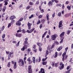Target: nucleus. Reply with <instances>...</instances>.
<instances>
[{"label":"nucleus","instance_id":"1","mask_svg":"<svg viewBox=\"0 0 73 73\" xmlns=\"http://www.w3.org/2000/svg\"><path fill=\"white\" fill-rule=\"evenodd\" d=\"M58 37V35L56 34H54L51 36V39L52 41L55 40L56 37Z\"/></svg>","mask_w":73,"mask_h":73},{"label":"nucleus","instance_id":"2","mask_svg":"<svg viewBox=\"0 0 73 73\" xmlns=\"http://www.w3.org/2000/svg\"><path fill=\"white\" fill-rule=\"evenodd\" d=\"M32 67L31 65H30L28 67V72L29 73H32V68H31Z\"/></svg>","mask_w":73,"mask_h":73},{"label":"nucleus","instance_id":"3","mask_svg":"<svg viewBox=\"0 0 73 73\" xmlns=\"http://www.w3.org/2000/svg\"><path fill=\"white\" fill-rule=\"evenodd\" d=\"M12 64L14 65L13 68L14 69H16V67H17V66H16V64H17L16 62H13V61H12Z\"/></svg>","mask_w":73,"mask_h":73},{"label":"nucleus","instance_id":"4","mask_svg":"<svg viewBox=\"0 0 73 73\" xmlns=\"http://www.w3.org/2000/svg\"><path fill=\"white\" fill-rule=\"evenodd\" d=\"M27 25L28 26V28L29 29H31V26L32 25V24L28 22L27 23Z\"/></svg>","mask_w":73,"mask_h":73},{"label":"nucleus","instance_id":"5","mask_svg":"<svg viewBox=\"0 0 73 73\" xmlns=\"http://www.w3.org/2000/svg\"><path fill=\"white\" fill-rule=\"evenodd\" d=\"M27 48V45H25L24 46H23L22 48H21V50L22 51H24L25 49H26V48Z\"/></svg>","mask_w":73,"mask_h":73},{"label":"nucleus","instance_id":"6","mask_svg":"<svg viewBox=\"0 0 73 73\" xmlns=\"http://www.w3.org/2000/svg\"><path fill=\"white\" fill-rule=\"evenodd\" d=\"M19 62H21L22 65H24V61L23 60V59H20L19 60Z\"/></svg>","mask_w":73,"mask_h":73},{"label":"nucleus","instance_id":"7","mask_svg":"<svg viewBox=\"0 0 73 73\" xmlns=\"http://www.w3.org/2000/svg\"><path fill=\"white\" fill-rule=\"evenodd\" d=\"M62 21H61L59 22V28H61V27H62L63 25L62 24Z\"/></svg>","mask_w":73,"mask_h":73},{"label":"nucleus","instance_id":"8","mask_svg":"<svg viewBox=\"0 0 73 73\" xmlns=\"http://www.w3.org/2000/svg\"><path fill=\"white\" fill-rule=\"evenodd\" d=\"M64 64H62L61 66H60L59 67V68L60 70H62V69L64 68Z\"/></svg>","mask_w":73,"mask_h":73},{"label":"nucleus","instance_id":"9","mask_svg":"<svg viewBox=\"0 0 73 73\" xmlns=\"http://www.w3.org/2000/svg\"><path fill=\"white\" fill-rule=\"evenodd\" d=\"M16 25H18V26H20L21 25V22L18 21L16 23Z\"/></svg>","mask_w":73,"mask_h":73},{"label":"nucleus","instance_id":"10","mask_svg":"<svg viewBox=\"0 0 73 73\" xmlns=\"http://www.w3.org/2000/svg\"><path fill=\"white\" fill-rule=\"evenodd\" d=\"M16 37H21V34L19 33H16Z\"/></svg>","mask_w":73,"mask_h":73},{"label":"nucleus","instance_id":"11","mask_svg":"<svg viewBox=\"0 0 73 73\" xmlns=\"http://www.w3.org/2000/svg\"><path fill=\"white\" fill-rule=\"evenodd\" d=\"M64 33H65V32H62L60 35V37H62L64 36Z\"/></svg>","mask_w":73,"mask_h":73},{"label":"nucleus","instance_id":"12","mask_svg":"<svg viewBox=\"0 0 73 73\" xmlns=\"http://www.w3.org/2000/svg\"><path fill=\"white\" fill-rule=\"evenodd\" d=\"M40 73H45V70L44 69L41 68L40 69Z\"/></svg>","mask_w":73,"mask_h":73},{"label":"nucleus","instance_id":"13","mask_svg":"<svg viewBox=\"0 0 73 73\" xmlns=\"http://www.w3.org/2000/svg\"><path fill=\"white\" fill-rule=\"evenodd\" d=\"M16 18V17L15 16H11L10 18V19L11 20H13V19H15Z\"/></svg>","mask_w":73,"mask_h":73},{"label":"nucleus","instance_id":"14","mask_svg":"<svg viewBox=\"0 0 73 73\" xmlns=\"http://www.w3.org/2000/svg\"><path fill=\"white\" fill-rule=\"evenodd\" d=\"M48 32L47 31H45L43 35L42 36V38H44L45 36V35H46L47 33Z\"/></svg>","mask_w":73,"mask_h":73},{"label":"nucleus","instance_id":"15","mask_svg":"<svg viewBox=\"0 0 73 73\" xmlns=\"http://www.w3.org/2000/svg\"><path fill=\"white\" fill-rule=\"evenodd\" d=\"M8 0H6L4 1V3H5V5H7V4H8Z\"/></svg>","mask_w":73,"mask_h":73},{"label":"nucleus","instance_id":"16","mask_svg":"<svg viewBox=\"0 0 73 73\" xmlns=\"http://www.w3.org/2000/svg\"><path fill=\"white\" fill-rule=\"evenodd\" d=\"M53 4V2L52 1H50L48 3V5L49 6H50Z\"/></svg>","mask_w":73,"mask_h":73},{"label":"nucleus","instance_id":"17","mask_svg":"<svg viewBox=\"0 0 73 73\" xmlns=\"http://www.w3.org/2000/svg\"><path fill=\"white\" fill-rule=\"evenodd\" d=\"M50 49H52V46L50 45H49L48 47V50H49Z\"/></svg>","mask_w":73,"mask_h":73},{"label":"nucleus","instance_id":"18","mask_svg":"<svg viewBox=\"0 0 73 73\" xmlns=\"http://www.w3.org/2000/svg\"><path fill=\"white\" fill-rule=\"evenodd\" d=\"M62 47L61 46H60L59 48H58L57 49L58 51H60V50L62 49Z\"/></svg>","mask_w":73,"mask_h":73},{"label":"nucleus","instance_id":"19","mask_svg":"<svg viewBox=\"0 0 73 73\" xmlns=\"http://www.w3.org/2000/svg\"><path fill=\"white\" fill-rule=\"evenodd\" d=\"M37 45H38L39 46H41L42 45V44L41 43H37Z\"/></svg>","mask_w":73,"mask_h":73},{"label":"nucleus","instance_id":"20","mask_svg":"<svg viewBox=\"0 0 73 73\" xmlns=\"http://www.w3.org/2000/svg\"><path fill=\"white\" fill-rule=\"evenodd\" d=\"M33 62L34 64L35 63V57H33Z\"/></svg>","mask_w":73,"mask_h":73},{"label":"nucleus","instance_id":"21","mask_svg":"<svg viewBox=\"0 0 73 73\" xmlns=\"http://www.w3.org/2000/svg\"><path fill=\"white\" fill-rule=\"evenodd\" d=\"M49 14H47L46 15L47 19V21H49Z\"/></svg>","mask_w":73,"mask_h":73},{"label":"nucleus","instance_id":"22","mask_svg":"<svg viewBox=\"0 0 73 73\" xmlns=\"http://www.w3.org/2000/svg\"><path fill=\"white\" fill-rule=\"evenodd\" d=\"M12 55H13V52H10L9 54L8 57H11Z\"/></svg>","mask_w":73,"mask_h":73},{"label":"nucleus","instance_id":"23","mask_svg":"<svg viewBox=\"0 0 73 73\" xmlns=\"http://www.w3.org/2000/svg\"><path fill=\"white\" fill-rule=\"evenodd\" d=\"M54 42L55 44H56V45H58V44H59V43H58V41L56 40H55L54 41Z\"/></svg>","mask_w":73,"mask_h":73},{"label":"nucleus","instance_id":"24","mask_svg":"<svg viewBox=\"0 0 73 73\" xmlns=\"http://www.w3.org/2000/svg\"><path fill=\"white\" fill-rule=\"evenodd\" d=\"M5 9H6V7L5 6L3 8V12H5Z\"/></svg>","mask_w":73,"mask_h":73},{"label":"nucleus","instance_id":"25","mask_svg":"<svg viewBox=\"0 0 73 73\" xmlns=\"http://www.w3.org/2000/svg\"><path fill=\"white\" fill-rule=\"evenodd\" d=\"M58 55V54H57V52H55V56H54V58H56L57 57V55Z\"/></svg>","mask_w":73,"mask_h":73},{"label":"nucleus","instance_id":"26","mask_svg":"<svg viewBox=\"0 0 73 73\" xmlns=\"http://www.w3.org/2000/svg\"><path fill=\"white\" fill-rule=\"evenodd\" d=\"M35 29V28H33L32 29H31L30 31V33H32V32H33V31Z\"/></svg>","mask_w":73,"mask_h":73},{"label":"nucleus","instance_id":"27","mask_svg":"<svg viewBox=\"0 0 73 73\" xmlns=\"http://www.w3.org/2000/svg\"><path fill=\"white\" fill-rule=\"evenodd\" d=\"M55 64V62H52V67H54V66Z\"/></svg>","mask_w":73,"mask_h":73},{"label":"nucleus","instance_id":"28","mask_svg":"<svg viewBox=\"0 0 73 73\" xmlns=\"http://www.w3.org/2000/svg\"><path fill=\"white\" fill-rule=\"evenodd\" d=\"M7 66H8V67H10V66H11V65L10 64V62H9L8 63V64H7Z\"/></svg>","mask_w":73,"mask_h":73},{"label":"nucleus","instance_id":"29","mask_svg":"<svg viewBox=\"0 0 73 73\" xmlns=\"http://www.w3.org/2000/svg\"><path fill=\"white\" fill-rule=\"evenodd\" d=\"M46 54L45 56H47V55L48 54H49V52L48 51V50H46Z\"/></svg>","mask_w":73,"mask_h":73},{"label":"nucleus","instance_id":"30","mask_svg":"<svg viewBox=\"0 0 73 73\" xmlns=\"http://www.w3.org/2000/svg\"><path fill=\"white\" fill-rule=\"evenodd\" d=\"M34 16V15H31L29 17V19H32V18H33V17Z\"/></svg>","mask_w":73,"mask_h":73},{"label":"nucleus","instance_id":"31","mask_svg":"<svg viewBox=\"0 0 73 73\" xmlns=\"http://www.w3.org/2000/svg\"><path fill=\"white\" fill-rule=\"evenodd\" d=\"M58 16H59V17H61V13L60 12L59 13L58 15Z\"/></svg>","mask_w":73,"mask_h":73},{"label":"nucleus","instance_id":"32","mask_svg":"<svg viewBox=\"0 0 73 73\" xmlns=\"http://www.w3.org/2000/svg\"><path fill=\"white\" fill-rule=\"evenodd\" d=\"M5 37V34H4L2 36V37L3 38H4Z\"/></svg>","mask_w":73,"mask_h":73},{"label":"nucleus","instance_id":"33","mask_svg":"<svg viewBox=\"0 0 73 73\" xmlns=\"http://www.w3.org/2000/svg\"><path fill=\"white\" fill-rule=\"evenodd\" d=\"M22 32V30L21 29H19V30H17V33H19V32Z\"/></svg>","mask_w":73,"mask_h":73},{"label":"nucleus","instance_id":"34","mask_svg":"<svg viewBox=\"0 0 73 73\" xmlns=\"http://www.w3.org/2000/svg\"><path fill=\"white\" fill-rule=\"evenodd\" d=\"M67 8H68V10H70V6H69V5H68L67 6Z\"/></svg>","mask_w":73,"mask_h":73},{"label":"nucleus","instance_id":"35","mask_svg":"<svg viewBox=\"0 0 73 73\" xmlns=\"http://www.w3.org/2000/svg\"><path fill=\"white\" fill-rule=\"evenodd\" d=\"M63 39H64V37H63L62 39L60 41V44H62V42H63Z\"/></svg>","mask_w":73,"mask_h":73},{"label":"nucleus","instance_id":"36","mask_svg":"<svg viewBox=\"0 0 73 73\" xmlns=\"http://www.w3.org/2000/svg\"><path fill=\"white\" fill-rule=\"evenodd\" d=\"M42 15H39L38 16V18H39V19H41V18H42Z\"/></svg>","mask_w":73,"mask_h":73},{"label":"nucleus","instance_id":"37","mask_svg":"<svg viewBox=\"0 0 73 73\" xmlns=\"http://www.w3.org/2000/svg\"><path fill=\"white\" fill-rule=\"evenodd\" d=\"M32 60H30L29 62V64H32Z\"/></svg>","mask_w":73,"mask_h":73},{"label":"nucleus","instance_id":"38","mask_svg":"<svg viewBox=\"0 0 73 73\" xmlns=\"http://www.w3.org/2000/svg\"><path fill=\"white\" fill-rule=\"evenodd\" d=\"M40 11L41 13H44V11L43 9H40Z\"/></svg>","mask_w":73,"mask_h":73},{"label":"nucleus","instance_id":"39","mask_svg":"<svg viewBox=\"0 0 73 73\" xmlns=\"http://www.w3.org/2000/svg\"><path fill=\"white\" fill-rule=\"evenodd\" d=\"M47 57H46V58H43V59H42V61H45V60H46V59H47Z\"/></svg>","mask_w":73,"mask_h":73},{"label":"nucleus","instance_id":"40","mask_svg":"<svg viewBox=\"0 0 73 73\" xmlns=\"http://www.w3.org/2000/svg\"><path fill=\"white\" fill-rule=\"evenodd\" d=\"M71 31H70L68 30L67 31V35H69V33H70V32Z\"/></svg>","mask_w":73,"mask_h":73},{"label":"nucleus","instance_id":"41","mask_svg":"<svg viewBox=\"0 0 73 73\" xmlns=\"http://www.w3.org/2000/svg\"><path fill=\"white\" fill-rule=\"evenodd\" d=\"M19 44H20V41L18 42L17 44H16V46H19Z\"/></svg>","mask_w":73,"mask_h":73},{"label":"nucleus","instance_id":"42","mask_svg":"<svg viewBox=\"0 0 73 73\" xmlns=\"http://www.w3.org/2000/svg\"><path fill=\"white\" fill-rule=\"evenodd\" d=\"M47 63V62H42V64L43 65H46V64Z\"/></svg>","mask_w":73,"mask_h":73},{"label":"nucleus","instance_id":"43","mask_svg":"<svg viewBox=\"0 0 73 73\" xmlns=\"http://www.w3.org/2000/svg\"><path fill=\"white\" fill-rule=\"evenodd\" d=\"M22 32L23 33H25V32H26V31H25V30L24 29H23L22 30Z\"/></svg>","mask_w":73,"mask_h":73},{"label":"nucleus","instance_id":"44","mask_svg":"<svg viewBox=\"0 0 73 73\" xmlns=\"http://www.w3.org/2000/svg\"><path fill=\"white\" fill-rule=\"evenodd\" d=\"M11 26V23H9L8 25V28H9Z\"/></svg>","mask_w":73,"mask_h":73},{"label":"nucleus","instance_id":"45","mask_svg":"<svg viewBox=\"0 0 73 73\" xmlns=\"http://www.w3.org/2000/svg\"><path fill=\"white\" fill-rule=\"evenodd\" d=\"M5 28V27H4V26H3L1 28V30L3 31L4 29V28Z\"/></svg>","mask_w":73,"mask_h":73},{"label":"nucleus","instance_id":"46","mask_svg":"<svg viewBox=\"0 0 73 73\" xmlns=\"http://www.w3.org/2000/svg\"><path fill=\"white\" fill-rule=\"evenodd\" d=\"M41 23V21H38L37 23V24L38 25V24H40Z\"/></svg>","mask_w":73,"mask_h":73},{"label":"nucleus","instance_id":"47","mask_svg":"<svg viewBox=\"0 0 73 73\" xmlns=\"http://www.w3.org/2000/svg\"><path fill=\"white\" fill-rule=\"evenodd\" d=\"M52 17H54L55 16V13L54 12L53 14L52 15Z\"/></svg>","mask_w":73,"mask_h":73},{"label":"nucleus","instance_id":"48","mask_svg":"<svg viewBox=\"0 0 73 73\" xmlns=\"http://www.w3.org/2000/svg\"><path fill=\"white\" fill-rule=\"evenodd\" d=\"M29 5H33V3L30 2L29 3Z\"/></svg>","mask_w":73,"mask_h":73},{"label":"nucleus","instance_id":"49","mask_svg":"<svg viewBox=\"0 0 73 73\" xmlns=\"http://www.w3.org/2000/svg\"><path fill=\"white\" fill-rule=\"evenodd\" d=\"M39 50L40 52H41V51L42 50V48L41 47H40L39 48Z\"/></svg>","mask_w":73,"mask_h":73},{"label":"nucleus","instance_id":"50","mask_svg":"<svg viewBox=\"0 0 73 73\" xmlns=\"http://www.w3.org/2000/svg\"><path fill=\"white\" fill-rule=\"evenodd\" d=\"M23 18H21L20 19L19 21H23Z\"/></svg>","mask_w":73,"mask_h":73},{"label":"nucleus","instance_id":"51","mask_svg":"<svg viewBox=\"0 0 73 73\" xmlns=\"http://www.w3.org/2000/svg\"><path fill=\"white\" fill-rule=\"evenodd\" d=\"M31 60V58H30V57L27 60V61H28L29 62V61H30Z\"/></svg>","mask_w":73,"mask_h":73},{"label":"nucleus","instance_id":"52","mask_svg":"<svg viewBox=\"0 0 73 73\" xmlns=\"http://www.w3.org/2000/svg\"><path fill=\"white\" fill-rule=\"evenodd\" d=\"M54 45H54V44H52V45L51 46V47H52V49H53V48L54 47Z\"/></svg>","mask_w":73,"mask_h":73},{"label":"nucleus","instance_id":"53","mask_svg":"<svg viewBox=\"0 0 73 73\" xmlns=\"http://www.w3.org/2000/svg\"><path fill=\"white\" fill-rule=\"evenodd\" d=\"M62 65H64V64H62V62H60V66H62Z\"/></svg>","mask_w":73,"mask_h":73},{"label":"nucleus","instance_id":"54","mask_svg":"<svg viewBox=\"0 0 73 73\" xmlns=\"http://www.w3.org/2000/svg\"><path fill=\"white\" fill-rule=\"evenodd\" d=\"M30 6H28L26 8H27V9H29V8H30Z\"/></svg>","mask_w":73,"mask_h":73},{"label":"nucleus","instance_id":"55","mask_svg":"<svg viewBox=\"0 0 73 73\" xmlns=\"http://www.w3.org/2000/svg\"><path fill=\"white\" fill-rule=\"evenodd\" d=\"M66 54V52H64V53L62 55V56L63 57H64V56H65V55Z\"/></svg>","mask_w":73,"mask_h":73},{"label":"nucleus","instance_id":"56","mask_svg":"<svg viewBox=\"0 0 73 73\" xmlns=\"http://www.w3.org/2000/svg\"><path fill=\"white\" fill-rule=\"evenodd\" d=\"M49 35H47L46 36V38H49V37H50Z\"/></svg>","mask_w":73,"mask_h":73},{"label":"nucleus","instance_id":"57","mask_svg":"<svg viewBox=\"0 0 73 73\" xmlns=\"http://www.w3.org/2000/svg\"><path fill=\"white\" fill-rule=\"evenodd\" d=\"M42 27V24H40L39 26L40 28V29H41Z\"/></svg>","mask_w":73,"mask_h":73},{"label":"nucleus","instance_id":"58","mask_svg":"<svg viewBox=\"0 0 73 73\" xmlns=\"http://www.w3.org/2000/svg\"><path fill=\"white\" fill-rule=\"evenodd\" d=\"M36 48V45H34L33 46V48L35 49Z\"/></svg>","mask_w":73,"mask_h":73},{"label":"nucleus","instance_id":"59","mask_svg":"<svg viewBox=\"0 0 73 73\" xmlns=\"http://www.w3.org/2000/svg\"><path fill=\"white\" fill-rule=\"evenodd\" d=\"M44 21H45V20H44V19H43L41 21V22H42V23H44Z\"/></svg>","mask_w":73,"mask_h":73},{"label":"nucleus","instance_id":"60","mask_svg":"<svg viewBox=\"0 0 73 73\" xmlns=\"http://www.w3.org/2000/svg\"><path fill=\"white\" fill-rule=\"evenodd\" d=\"M24 44H28V42H27V41H25Z\"/></svg>","mask_w":73,"mask_h":73},{"label":"nucleus","instance_id":"61","mask_svg":"<svg viewBox=\"0 0 73 73\" xmlns=\"http://www.w3.org/2000/svg\"><path fill=\"white\" fill-rule=\"evenodd\" d=\"M38 12H36V16H38Z\"/></svg>","mask_w":73,"mask_h":73},{"label":"nucleus","instance_id":"62","mask_svg":"<svg viewBox=\"0 0 73 73\" xmlns=\"http://www.w3.org/2000/svg\"><path fill=\"white\" fill-rule=\"evenodd\" d=\"M69 3V1H67L66 2V4H68Z\"/></svg>","mask_w":73,"mask_h":73},{"label":"nucleus","instance_id":"63","mask_svg":"<svg viewBox=\"0 0 73 73\" xmlns=\"http://www.w3.org/2000/svg\"><path fill=\"white\" fill-rule=\"evenodd\" d=\"M15 21L14 20H12V21L11 22V23H12V24H13Z\"/></svg>","mask_w":73,"mask_h":73},{"label":"nucleus","instance_id":"64","mask_svg":"<svg viewBox=\"0 0 73 73\" xmlns=\"http://www.w3.org/2000/svg\"><path fill=\"white\" fill-rule=\"evenodd\" d=\"M36 4H39V1H37L36 2Z\"/></svg>","mask_w":73,"mask_h":73}]
</instances>
